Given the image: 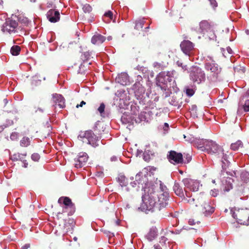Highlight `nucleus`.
Here are the masks:
<instances>
[{"label":"nucleus","instance_id":"nucleus-49","mask_svg":"<svg viewBox=\"0 0 249 249\" xmlns=\"http://www.w3.org/2000/svg\"><path fill=\"white\" fill-rule=\"evenodd\" d=\"M189 223L190 225H194L196 224V222H195L194 219H190L189 220Z\"/></svg>","mask_w":249,"mask_h":249},{"label":"nucleus","instance_id":"nucleus-40","mask_svg":"<svg viewBox=\"0 0 249 249\" xmlns=\"http://www.w3.org/2000/svg\"><path fill=\"white\" fill-rule=\"evenodd\" d=\"M20 155L19 154H14L12 157V159L13 160H20Z\"/></svg>","mask_w":249,"mask_h":249},{"label":"nucleus","instance_id":"nucleus-25","mask_svg":"<svg viewBox=\"0 0 249 249\" xmlns=\"http://www.w3.org/2000/svg\"><path fill=\"white\" fill-rule=\"evenodd\" d=\"M30 144V139L27 137H23L20 141V145L22 147H27Z\"/></svg>","mask_w":249,"mask_h":249},{"label":"nucleus","instance_id":"nucleus-12","mask_svg":"<svg viewBox=\"0 0 249 249\" xmlns=\"http://www.w3.org/2000/svg\"><path fill=\"white\" fill-rule=\"evenodd\" d=\"M167 159L171 163L174 164L182 163L183 161L182 154L173 150L169 152V154L167 155Z\"/></svg>","mask_w":249,"mask_h":249},{"label":"nucleus","instance_id":"nucleus-44","mask_svg":"<svg viewBox=\"0 0 249 249\" xmlns=\"http://www.w3.org/2000/svg\"><path fill=\"white\" fill-rule=\"evenodd\" d=\"M143 159L146 161H149L150 160V157L149 155H146L145 153L143 154Z\"/></svg>","mask_w":249,"mask_h":249},{"label":"nucleus","instance_id":"nucleus-17","mask_svg":"<svg viewBox=\"0 0 249 249\" xmlns=\"http://www.w3.org/2000/svg\"><path fill=\"white\" fill-rule=\"evenodd\" d=\"M47 17L51 22H56L60 19V13L55 9H51L47 13Z\"/></svg>","mask_w":249,"mask_h":249},{"label":"nucleus","instance_id":"nucleus-2","mask_svg":"<svg viewBox=\"0 0 249 249\" xmlns=\"http://www.w3.org/2000/svg\"><path fill=\"white\" fill-rule=\"evenodd\" d=\"M204 68L208 71V79L212 82L216 81L221 73V68L215 63L211 56H208L206 58Z\"/></svg>","mask_w":249,"mask_h":249},{"label":"nucleus","instance_id":"nucleus-13","mask_svg":"<svg viewBox=\"0 0 249 249\" xmlns=\"http://www.w3.org/2000/svg\"><path fill=\"white\" fill-rule=\"evenodd\" d=\"M182 182L184 185L190 190L193 192H196L198 190L200 185L197 180H194L191 178H184Z\"/></svg>","mask_w":249,"mask_h":249},{"label":"nucleus","instance_id":"nucleus-15","mask_svg":"<svg viewBox=\"0 0 249 249\" xmlns=\"http://www.w3.org/2000/svg\"><path fill=\"white\" fill-rule=\"evenodd\" d=\"M180 47L181 51L186 55H190L191 53L194 49V44L188 40H184L180 44Z\"/></svg>","mask_w":249,"mask_h":249},{"label":"nucleus","instance_id":"nucleus-27","mask_svg":"<svg viewBox=\"0 0 249 249\" xmlns=\"http://www.w3.org/2000/svg\"><path fill=\"white\" fill-rule=\"evenodd\" d=\"M145 21L144 20H138L135 21V26L134 27L135 29L137 30H141L144 25Z\"/></svg>","mask_w":249,"mask_h":249},{"label":"nucleus","instance_id":"nucleus-11","mask_svg":"<svg viewBox=\"0 0 249 249\" xmlns=\"http://www.w3.org/2000/svg\"><path fill=\"white\" fill-rule=\"evenodd\" d=\"M58 203L63 204L65 206L63 209L62 213L66 212V210L69 208L70 209V211L68 215H72L75 212L74 204L72 203L71 200L69 197L67 196L60 197L58 199Z\"/></svg>","mask_w":249,"mask_h":249},{"label":"nucleus","instance_id":"nucleus-53","mask_svg":"<svg viewBox=\"0 0 249 249\" xmlns=\"http://www.w3.org/2000/svg\"><path fill=\"white\" fill-rule=\"evenodd\" d=\"M38 110L41 111V112H43V109H41V108H38Z\"/></svg>","mask_w":249,"mask_h":249},{"label":"nucleus","instance_id":"nucleus-46","mask_svg":"<svg viewBox=\"0 0 249 249\" xmlns=\"http://www.w3.org/2000/svg\"><path fill=\"white\" fill-rule=\"evenodd\" d=\"M186 159L187 160V162L188 163L191 161V160L192 159V157L190 155H189V154H188L186 156Z\"/></svg>","mask_w":249,"mask_h":249},{"label":"nucleus","instance_id":"nucleus-31","mask_svg":"<svg viewBox=\"0 0 249 249\" xmlns=\"http://www.w3.org/2000/svg\"><path fill=\"white\" fill-rule=\"evenodd\" d=\"M176 64L178 67H181L183 71H186L188 70V67L186 65L183 64L180 61L178 60L176 62Z\"/></svg>","mask_w":249,"mask_h":249},{"label":"nucleus","instance_id":"nucleus-8","mask_svg":"<svg viewBox=\"0 0 249 249\" xmlns=\"http://www.w3.org/2000/svg\"><path fill=\"white\" fill-rule=\"evenodd\" d=\"M79 137L83 139V142H86L94 147L99 145L98 143L99 141V137L95 134L91 130L81 132L79 135Z\"/></svg>","mask_w":249,"mask_h":249},{"label":"nucleus","instance_id":"nucleus-24","mask_svg":"<svg viewBox=\"0 0 249 249\" xmlns=\"http://www.w3.org/2000/svg\"><path fill=\"white\" fill-rule=\"evenodd\" d=\"M21 48L18 45H14L12 46L10 50V52L13 55H18L19 54Z\"/></svg>","mask_w":249,"mask_h":249},{"label":"nucleus","instance_id":"nucleus-48","mask_svg":"<svg viewBox=\"0 0 249 249\" xmlns=\"http://www.w3.org/2000/svg\"><path fill=\"white\" fill-rule=\"evenodd\" d=\"M30 247V244H25V245H24L22 249H28Z\"/></svg>","mask_w":249,"mask_h":249},{"label":"nucleus","instance_id":"nucleus-6","mask_svg":"<svg viewBox=\"0 0 249 249\" xmlns=\"http://www.w3.org/2000/svg\"><path fill=\"white\" fill-rule=\"evenodd\" d=\"M233 217L239 224L245 225H249V209H235L231 210Z\"/></svg>","mask_w":249,"mask_h":249},{"label":"nucleus","instance_id":"nucleus-29","mask_svg":"<svg viewBox=\"0 0 249 249\" xmlns=\"http://www.w3.org/2000/svg\"><path fill=\"white\" fill-rule=\"evenodd\" d=\"M82 9L84 13H89L92 11V7L89 4H85L82 8Z\"/></svg>","mask_w":249,"mask_h":249},{"label":"nucleus","instance_id":"nucleus-28","mask_svg":"<svg viewBox=\"0 0 249 249\" xmlns=\"http://www.w3.org/2000/svg\"><path fill=\"white\" fill-rule=\"evenodd\" d=\"M241 178L246 182L249 181V173L247 171H243L241 174Z\"/></svg>","mask_w":249,"mask_h":249},{"label":"nucleus","instance_id":"nucleus-26","mask_svg":"<svg viewBox=\"0 0 249 249\" xmlns=\"http://www.w3.org/2000/svg\"><path fill=\"white\" fill-rule=\"evenodd\" d=\"M243 143L241 141H238L231 144V148L233 150H238L240 147H242Z\"/></svg>","mask_w":249,"mask_h":249},{"label":"nucleus","instance_id":"nucleus-56","mask_svg":"<svg viewBox=\"0 0 249 249\" xmlns=\"http://www.w3.org/2000/svg\"><path fill=\"white\" fill-rule=\"evenodd\" d=\"M228 51L229 53H231L230 51H231V50L230 48H229V49H228Z\"/></svg>","mask_w":249,"mask_h":249},{"label":"nucleus","instance_id":"nucleus-1","mask_svg":"<svg viewBox=\"0 0 249 249\" xmlns=\"http://www.w3.org/2000/svg\"><path fill=\"white\" fill-rule=\"evenodd\" d=\"M185 192L187 196L185 198V200L192 206L195 212L200 214H204L205 216L213 213L214 207L210 205L209 202L203 194H200L195 198H193L189 196L186 191Z\"/></svg>","mask_w":249,"mask_h":249},{"label":"nucleus","instance_id":"nucleus-33","mask_svg":"<svg viewBox=\"0 0 249 249\" xmlns=\"http://www.w3.org/2000/svg\"><path fill=\"white\" fill-rule=\"evenodd\" d=\"M156 236V234L154 231H150L147 235L146 237L149 240H152Z\"/></svg>","mask_w":249,"mask_h":249},{"label":"nucleus","instance_id":"nucleus-5","mask_svg":"<svg viewBox=\"0 0 249 249\" xmlns=\"http://www.w3.org/2000/svg\"><path fill=\"white\" fill-rule=\"evenodd\" d=\"M18 19L16 16H12L10 18H7L5 22L1 27V30L6 34H15L17 32L18 27Z\"/></svg>","mask_w":249,"mask_h":249},{"label":"nucleus","instance_id":"nucleus-30","mask_svg":"<svg viewBox=\"0 0 249 249\" xmlns=\"http://www.w3.org/2000/svg\"><path fill=\"white\" fill-rule=\"evenodd\" d=\"M90 56V53L89 52H84L82 54L81 57L83 61L88 60Z\"/></svg>","mask_w":249,"mask_h":249},{"label":"nucleus","instance_id":"nucleus-3","mask_svg":"<svg viewBox=\"0 0 249 249\" xmlns=\"http://www.w3.org/2000/svg\"><path fill=\"white\" fill-rule=\"evenodd\" d=\"M56 216L58 221L59 231L63 234L68 232L72 233L75 225L74 220L71 218L63 219V213L60 212L58 213Z\"/></svg>","mask_w":249,"mask_h":249},{"label":"nucleus","instance_id":"nucleus-57","mask_svg":"<svg viewBox=\"0 0 249 249\" xmlns=\"http://www.w3.org/2000/svg\"><path fill=\"white\" fill-rule=\"evenodd\" d=\"M3 1L2 0H0V4H2L3 3Z\"/></svg>","mask_w":249,"mask_h":249},{"label":"nucleus","instance_id":"nucleus-52","mask_svg":"<svg viewBox=\"0 0 249 249\" xmlns=\"http://www.w3.org/2000/svg\"><path fill=\"white\" fill-rule=\"evenodd\" d=\"M120 79V77L119 76L118 78H116V80H118V82L119 83H121V81H119V79Z\"/></svg>","mask_w":249,"mask_h":249},{"label":"nucleus","instance_id":"nucleus-7","mask_svg":"<svg viewBox=\"0 0 249 249\" xmlns=\"http://www.w3.org/2000/svg\"><path fill=\"white\" fill-rule=\"evenodd\" d=\"M190 78L194 85H199L205 81L206 75L204 71L197 66H193L190 71Z\"/></svg>","mask_w":249,"mask_h":249},{"label":"nucleus","instance_id":"nucleus-19","mask_svg":"<svg viewBox=\"0 0 249 249\" xmlns=\"http://www.w3.org/2000/svg\"><path fill=\"white\" fill-rule=\"evenodd\" d=\"M158 78L160 82L165 85H167L173 80V77L171 76L170 72H168L166 74H165V73H160Z\"/></svg>","mask_w":249,"mask_h":249},{"label":"nucleus","instance_id":"nucleus-4","mask_svg":"<svg viewBox=\"0 0 249 249\" xmlns=\"http://www.w3.org/2000/svg\"><path fill=\"white\" fill-rule=\"evenodd\" d=\"M142 202L140 207L142 211L148 213L157 209L156 196L152 195L145 196L142 197Z\"/></svg>","mask_w":249,"mask_h":249},{"label":"nucleus","instance_id":"nucleus-38","mask_svg":"<svg viewBox=\"0 0 249 249\" xmlns=\"http://www.w3.org/2000/svg\"><path fill=\"white\" fill-rule=\"evenodd\" d=\"M104 16L106 17H108L110 19H112L113 18V13L111 11H108L105 13Z\"/></svg>","mask_w":249,"mask_h":249},{"label":"nucleus","instance_id":"nucleus-23","mask_svg":"<svg viewBox=\"0 0 249 249\" xmlns=\"http://www.w3.org/2000/svg\"><path fill=\"white\" fill-rule=\"evenodd\" d=\"M117 180L122 187L126 186L128 184V181L125 177L124 175H119Z\"/></svg>","mask_w":249,"mask_h":249},{"label":"nucleus","instance_id":"nucleus-16","mask_svg":"<svg viewBox=\"0 0 249 249\" xmlns=\"http://www.w3.org/2000/svg\"><path fill=\"white\" fill-rule=\"evenodd\" d=\"M158 199L157 201V210H160L161 208L165 207L168 204L167 200H168V194L162 193L159 195L156 198Z\"/></svg>","mask_w":249,"mask_h":249},{"label":"nucleus","instance_id":"nucleus-14","mask_svg":"<svg viewBox=\"0 0 249 249\" xmlns=\"http://www.w3.org/2000/svg\"><path fill=\"white\" fill-rule=\"evenodd\" d=\"M88 159V156L86 153H80L74 159L75 167L80 168L84 166Z\"/></svg>","mask_w":249,"mask_h":249},{"label":"nucleus","instance_id":"nucleus-39","mask_svg":"<svg viewBox=\"0 0 249 249\" xmlns=\"http://www.w3.org/2000/svg\"><path fill=\"white\" fill-rule=\"evenodd\" d=\"M210 194L213 197H216L218 194V191L217 189H214L210 191Z\"/></svg>","mask_w":249,"mask_h":249},{"label":"nucleus","instance_id":"nucleus-34","mask_svg":"<svg viewBox=\"0 0 249 249\" xmlns=\"http://www.w3.org/2000/svg\"><path fill=\"white\" fill-rule=\"evenodd\" d=\"M186 93L188 96H192L195 93V90L193 89L187 88L186 89Z\"/></svg>","mask_w":249,"mask_h":249},{"label":"nucleus","instance_id":"nucleus-35","mask_svg":"<svg viewBox=\"0 0 249 249\" xmlns=\"http://www.w3.org/2000/svg\"><path fill=\"white\" fill-rule=\"evenodd\" d=\"M243 108L246 112L249 111V99L246 100L245 103L243 105Z\"/></svg>","mask_w":249,"mask_h":249},{"label":"nucleus","instance_id":"nucleus-21","mask_svg":"<svg viewBox=\"0 0 249 249\" xmlns=\"http://www.w3.org/2000/svg\"><path fill=\"white\" fill-rule=\"evenodd\" d=\"M173 190L175 194L180 196H184V194L182 189V187L178 183H175L173 186Z\"/></svg>","mask_w":249,"mask_h":249},{"label":"nucleus","instance_id":"nucleus-42","mask_svg":"<svg viewBox=\"0 0 249 249\" xmlns=\"http://www.w3.org/2000/svg\"><path fill=\"white\" fill-rule=\"evenodd\" d=\"M210 1L211 5L213 7L215 8L217 6V3L216 2L215 0H209Z\"/></svg>","mask_w":249,"mask_h":249},{"label":"nucleus","instance_id":"nucleus-37","mask_svg":"<svg viewBox=\"0 0 249 249\" xmlns=\"http://www.w3.org/2000/svg\"><path fill=\"white\" fill-rule=\"evenodd\" d=\"M105 108V105L104 103H101L100 104V107L98 108V110L100 113V114L102 115L103 113H104Z\"/></svg>","mask_w":249,"mask_h":249},{"label":"nucleus","instance_id":"nucleus-58","mask_svg":"<svg viewBox=\"0 0 249 249\" xmlns=\"http://www.w3.org/2000/svg\"><path fill=\"white\" fill-rule=\"evenodd\" d=\"M149 28V26H148V27H147L145 28V30H147V29H148Z\"/></svg>","mask_w":249,"mask_h":249},{"label":"nucleus","instance_id":"nucleus-41","mask_svg":"<svg viewBox=\"0 0 249 249\" xmlns=\"http://www.w3.org/2000/svg\"><path fill=\"white\" fill-rule=\"evenodd\" d=\"M232 189V185L231 184H229L227 185V186H225L224 189H223L224 191L225 192H229L231 189Z\"/></svg>","mask_w":249,"mask_h":249},{"label":"nucleus","instance_id":"nucleus-54","mask_svg":"<svg viewBox=\"0 0 249 249\" xmlns=\"http://www.w3.org/2000/svg\"><path fill=\"white\" fill-rule=\"evenodd\" d=\"M73 240L75 241H77V238L76 237H74L73 238Z\"/></svg>","mask_w":249,"mask_h":249},{"label":"nucleus","instance_id":"nucleus-10","mask_svg":"<svg viewBox=\"0 0 249 249\" xmlns=\"http://www.w3.org/2000/svg\"><path fill=\"white\" fill-rule=\"evenodd\" d=\"M201 32L210 39H214L215 35L214 32V24L207 20H202L199 23Z\"/></svg>","mask_w":249,"mask_h":249},{"label":"nucleus","instance_id":"nucleus-32","mask_svg":"<svg viewBox=\"0 0 249 249\" xmlns=\"http://www.w3.org/2000/svg\"><path fill=\"white\" fill-rule=\"evenodd\" d=\"M165 65H166V64L164 62H156L154 63V67H156L157 68L162 69L163 68L165 67Z\"/></svg>","mask_w":249,"mask_h":249},{"label":"nucleus","instance_id":"nucleus-47","mask_svg":"<svg viewBox=\"0 0 249 249\" xmlns=\"http://www.w3.org/2000/svg\"><path fill=\"white\" fill-rule=\"evenodd\" d=\"M18 136V134L16 132L15 133H13L11 136H10V138L12 140H13L14 139L15 137H17V136Z\"/></svg>","mask_w":249,"mask_h":249},{"label":"nucleus","instance_id":"nucleus-18","mask_svg":"<svg viewBox=\"0 0 249 249\" xmlns=\"http://www.w3.org/2000/svg\"><path fill=\"white\" fill-rule=\"evenodd\" d=\"M53 99L55 106H58L60 108L65 107V100L61 95L54 94L53 95Z\"/></svg>","mask_w":249,"mask_h":249},{"label":"nucleus","instance_id":"nucleus-51","mask_svg":"<svg viewBox=\"0 0 249 249\" xmlns=\"http://www.w3.org/2000/svg\"><path fill=\"white\" fill-rule=\"evenodd\" d=\"M4 127L2 126H0V133L3 131Z\"/></svg>","mask_w":249,"mask_h":249},{"label":"nucleus","instance_id":"nucleus-22","mask_svg":"<svg viewBox=\"0 0 249 249\" xmlns=\"http://www.w3.org/2000/svg\"><path fill=\"white\" fill-rule=\"evenodd\" d=\"M218 157L222 158L221 162H222V167L223 169H226L228 166L229 162L227 160V156L223 152V155H217Z\"/></svg>","mask_w":249,"mask_h":249},{"label":"nucleus","instance_id":"nucleus-50","mask_svg":"<svg viewBox=\"0 0 249 249\" xmlns=\"http://www.w3.org/2000/svg\"><path fill=\"white\" fill-rule=\"evenodd\" d=\"M154 247V249H162L159 245H155Z\"/></svg>","mask_w":249,"mask_h":249},{"label":"nucleus","instance_id":"nucleus-43","mask_svg":"<svg viewBox=\"0 0 249 249\" xmlns=\"http://www.w3.org/2000/svg\"><path fill=\"white\" fill-rule=\"evenodd\" d=\"M164 131H167L169 129V124L167 123H165L163 127Z\"/></svg>","mask_w":249,"mask_h":249},{"label":"nucleus","instance_id":"nucleus-9","mask_svg":"<svg viewBox=\"0 0 249 249\" xmlns=\"http://www.w3.org/2000/svg\"><path fill=\"white\" fill-rule=\"evenodd\" d=\"M203 144L204 145V150L208 153L215 156L223 155L222 148L215 142L213 141L205 140Z\"/></svg>","mask_w":249,"mask_h":249},{"label":"nucleus","instance_id":"nucleus-59","mask_svg":"<svg viewBox=\"0 0 249 249\" xmlns=\"http://www.w3.org/2000/svg\"><path fill=\"white\" fill-rule=\"evenodd\" d=\"M246 33L248 34H249V30H247L246 31Z\"/></svg>","mask_w":249,"mask_h":249},{"label":"nucleus","instance_id":"nucleus-55","mask_svg":"<svg viewBox=\"0 0 249 249\" xmlns=\"http://www.w3.org/2000/svg\"><path fill=\"white\" fill-rule=\"evenodd\" d=\"M48 7H53V6H52V4H51V3H49V5H48Z\"/></svg>","mask_w":249,"mask_h":249},{"label":"nucleus","instance_id":"nucleus-36","mask_svg":"<svg viewBox=\"0 0 249 249\" xmlns=\"http://www.w3.org/2000/svg\"><path fill=\"white\" fill-rule=\"evenodd\" d=\"M32 159L35 161H37L40 159V155L37 153H34L31 156Z\"/></svg>","mask_w":249,"mask_h":249},{"label":"nucleus","instance_id":"nucleus-20","mask_svg":"<svg viewBox=\"0 0 249 249\" xmlns=\"http://www.w3.org/2000/svg\"><path fill=\"white\" fill-rule=\"evenodd\" d=\"M106 37L100 34L96 33L92 36L91 39V42L96 45H99L106 40Z\"/></svg>","mask_w":249,"mask_h":249},{"label":"nucleus","instance_id":"nucleus-45","mask_svg":"<svg viewBox=\"0 0 249 249\" xmlns=\"http://www.w3.org/2000/svg\"><path fill=\"white\" fill-rule=\"evenodd\" d=\"M86 105V102L84 101H82L81 102V103L79 105H78V104L77 105L76 107L77 108H78L79 107H83V105Z\"/></svg>","mask_w":249,"mask_h":249}]
</instances>
